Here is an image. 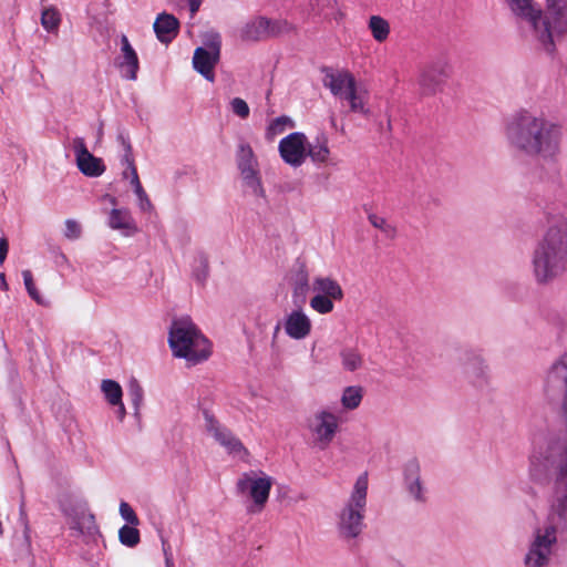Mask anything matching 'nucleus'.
<instances>
[{
	"mask_svg": "<svg viewBox=\"0 0 567 567\" xmlns=\"http://www.w3.org/2000/svg\"><path fill=\"white\" fill-rule=\"evenodd\" d=\"M544 393L564 426L549 433L530 456L533 480L540 482L553 471L556 476L548 498L546 525L534 530L524 558L525 567H546L558 533L567 532V352L549 368Z\"/></svg>",
	"mask_w": 567,
	"mask_h": 567,
	"instance_id": "nucleus-1",
	"label": "nucleus"
},
{
	"mask_svg": "<svg viewBox=\"0 0 567 567\" xmlns=\"http://www.w3.org/2000/svg\"><path fill=\"white\" fill-rule=\"evenodd\" d=\"M505 137L515 152L544 162H556L561 152L560 125L535 110L514 112L506 121Z\"/></svg>",
	"mask_w": 567,
	"mask_h": 567,
	"instance_id": "nucleus-2",
	"label": "nucleus"
},
{
	"mask_svg": "<svg viewBox=\"0 0 567 567\" xmlns=\"http://www.w3.org/2000/svg\"><path fill=\"white\" fill-rule=\"evenodd\" d=\"M532 275L539 286H548L567 272V220L553 221L537 241L530 257Z\"/></svg>",
	"mask_w": 567,
	"mask_h": 567,
	"instance_id": "nucleus-3",
	"label": "nucleus"
},
{
	"mask_svg": "<svg viewBox=\"0 0 567 567\" xmlns=\"http://www.w3.org/2000/svg\"><path fill=\"white\" fill-rule=\"evenodd\" d=\"M173 354L184 358L192 364L210 355V343L187 317L174 320L168 337Z\"/></svg>",
	"mask_w": 567,
	"mask_h": 567,
	"instance_id": "nucleus-4",
	"label": "nucleus"
},
{
	"mask_svg": "<svg viewBox=\"0 0 567 567\" xmlns=\"http://www.w3.org/2000/svg\"><path fill=\"white\" fill-rule=\"evenodd\" d=\"M323 85L339 99L347 101L350 112L360 113L369 116L371 111L368 106L369 91L362 84H359L355 78L347 70L326 72Z\"/></svg>",
	"mask_w": 567,
	"mask_h": 567,
	"instance_id": "nucleus-5",
	"label": "nucleus"
},
{
	"mask_svg": "<svg viewBox=\"0 0 567 567\" xmlns=\"http://www.w3.org/2000/svg\"><path fill=\"white\" fill-rule=\"evenodd\" d=\"M368 474H361L353 486L350 497L339 513L338 528L346 539L357 538L363 528L367 506Z\"/></svg>",
	"mask_w": 567,
	"mask_h": 567,
	"instance_id": "nucleus-6",
	"label": "nucleus"
},
{
	"mask_svg": "<svg viewBox=\"0 0 567 567\" xmlns=\"http://www.w3.org/2000/svg\"><path fill=\"white\" fill-rule=\"evenodd\" d=\"M512 12L518 18L520 27L528 30L547 52H553V33L540 9L533 0H506Z\"/></svg>",
	"mask_w": 567,
	"mask_h": 567,
	"instance_id": "nucleus-7",
	"label": "nucleus"
},
{
	"mask_svg": "<svg viewBox=\"0 0 567 567\" xmlns=\"http://www.w3.org/2000/svg\"><path fill=\"white\" fill-rule=\"evenodd\" d=\"M272 480L270 476L262 472H247L244 473L236 483L237 493L249 499L250 504L247 506L249 514L260 513L269 498Z\"/></svg>",
	"mask_w": 567,
	"mask_h": 567,
	"instance_id": "nucleus-8",
	"label": "nucleus"
},
{
	"mask_svg": "<svg viewBox=\"0 0 567 567\" xmlns=\"http://www.w3.org/2000/svg\"><path fill=\"white\" fill-rule=\"evenodd\" d=\"M203 41L204 47L197 48L194 52L193 66L206 80L213 82L215 79L214 68L220 58V35L217 32H207Z\"/></svg>",
	"mask_w": 567,
	"mask_h": 567,
	"instance_id": "nucleus-9",
	"label": "nucleus"
},
{
	"mask_svg": "<svg viewBox=\"0 0 567 567\" xmlns=\"http://www.w3.org/2000/svg\"><path fill=\"white\" fill-rule=\"evenodd\" d=\"M307 427L315 446L326 450L337 434L338 416L328 410H318L307 420Z\"/></svg>",
	"mask_w": 567,
	"mask_h": 567,
	"instance_id": "nucleus-10",
	"label": "nucleus"
},
{
	"mask_svg": "<svg viewBox=\"0 0 567 567\" xmlns=\"http://www.w3.org/2000/svg\"><path fill=\"white\" fill-rule=\"evenodd\" d=\"M451 75V66L443 60L426 64L420 72L417 83L423 95L432 96L443 91Z\"/></svg>",
	"mask_w": 567,
	"mask_h": 567,
	"instance_id": "nucleus-11",
	"label": "nucleus"
},
{
	"mask_svg": "<svg viewBox=\"0 0 567 567\" xmlns=\"http://www.w3.org/2000/svg\"><path fill=\"white\" fill-rule=\"evenodd\" d=\"M463 373L475 386L488 384L491 379L489 367L480 350L465 349L458 358Z\"/></svg>",
	"mask_w": 567,
	"mask_h": 567,
	"instance_id": "nucleus-12",
	"label": "nucleus"
},
{
	"mask_svg": "<svg viewBox=\"0 0 567 567\" xmlns=\"http://www.w3.org/2000/svg\"><path fill=\"white\" fill-rule=\"evenodd\" d=\"M205 431L219 445H221L229 454L243 457L247 454V450L243 443L233 434V432L223 425L208 411L204 412Z\"/></svg>",
	"mask_w": 567,
	"mask_h": 567,
	"instance_id": "nucleus-13",
	"label": "nucleus"
},
{
	"mask_svg": "<svg viewBox=\"0 0 567 567\" xmlns=\"http://www.w3.org/2000/svg\"><path fill=\"white\" fill-rule=\"evenodd\" d=\"M290 30L287 21L269 20L258 17L249 21L241 30V39L245 41H259L270 37H276Z\"/></svg>",
	"mask_w": 567,
	"mask_h": 567,
	"instance_id": "nucleus-14",
	"label": "nucleus"
},
{
	"mask_svg": "<svg viewBox=\"0 0 567 567\" xmlns=\"http://www.w3.org/2000/svg\"><path fill=\"white\" fill-rule=\"evenodd\" d=\"M279 153L285 163L299 167L307 157V137L303 133L295 132L284 137L279 143Z\"/></svg>",
	"mask_w": 567,
	"mask_h": 567,
	"instance_id": "nucleus-15",
	"label": "nucleus"
},
{
	"mask_svg": "<svg viewBox=\"0 0 567 567\" xmlns=\"http://www.w3.org/2000/svg\"><path fill=\"white\" fill-rule=\"evenodd\" d=\"M545 21H549L554 43L555 38L567 32V0H547Z\"/></svg>",
	"mask_w": 567,
	"mask_h": 567,
	"instance_id": "nucleus-16",
	"label": "nucleus"
},
{
	"mask_svg": "<svg viewBox=\"0 0 567 567\" xmlns=\"http://www.w3.org/2000/svg\"><path fill=\"white\" fill-rule=\"evenodd\" d=\"M71 529L76 533V536L83 537L85 543L96 542L100 536L94 515L85 509L72 516Z\"/></svg>",
	"mask_w": 567,
	"mask_h": 567,
	"instance_id": "nucleus-17",
	"label": "nucleus"
},
{
	"mask_svg": "<svg viewBox=\"0 0 567 567\" xmlns=\"http://www.w3.org/2000/svg\"><path fill=\"white\" fill-rule=\"evenodd\" d=\"M311 327L310 318L301 309L293 310L285 321L286 333L295 340L307 338L311 332Z\"/></svg>",
	"mask_w": 567,
	"mask_h": 567,
	"instance_id": "nucleus-18",
	"label": "nucleus"
},
{
	"mask_svg": "<svg viewBox=\"0 0 567 567\" xmlns=\"http://www.w3.org/2000/svg\"><path fill=\"white\" fill-rule=\"evenodd\" d=\"M153 27L157 39L163 43H168L176 37L179 23L173 14L164 12L158 14Z\"/></svg>",
	"mask_w": 567,
	"mask_h": 567,
	"instance_id": "nucleus-19",
	"label": "nucleus"
},
{
	"mask_svg": "<svg viewBox=\"0 0 567 567\" xmlns=\"http://www.w3.org/2000/svg\"><path fill=\"white\" fill-rule=\"evenodd\" d=\"M122 62L120 68L125 71L124 76L128 80H136L138 71V58L135 50L132 48L126 35H122Z\"/></svg>",
	"mask_w": 567,
	"mask_h": 567,
	"instance_id": "nucleus-20",
	"label": "nucleus"
},
{
	"mask_svg": "<svg viewBox=\"0 0 567 567\" xmlns=\"http://www.w3.org/2000/svg\"><path fill=\"white\" fill-rule=\"evenodd\" d=\"M311 289L313 293L328 296L337 301H341L344 297L341 285L329 276H317L312 280Z\"/></svg>",
	"mask_w": 567,
	"mask_h": 567,
	"instance_id": "nucleus-21",
	"label": "nucleus"
},
{
	"mask_svg": "<svg viewBox=\"0 0 567 567\" xmlns=\"http://www.w3.org/2000/svg\"><path fill=\"white\" fill-rule=\"evenodd\" d=\"M405 484L415 501H425L424 487L420 478V466L416 461H410L405 466Z\"/></svg>",
	"mask_w": 567,
	"mask_h": 567,
	"instance_id": "nucleus-22",
	"label": "nucleus"
},
{
	"mask_svg": "<svg viewBox=\"0 0 567 567\" xmlns=\"http://www.w3.org/2000/svg\"><path fill=\"white\" fill-rule=\"evenodd\" d=\"M109 226L112 229L122 230L125 235H131L137 230L131 213L124 208H113L111 210Z\"/></svg>",
	"mask_w": 567,
	"mask_h": 567,
	"instance_id": "nucleus-23",
	"label": "nucleus"
},
{
	"mask_svg": "<svg viewBox=\"0 0 567 567\" xmlns=\"http://www.w3.org/2000/svg\"><path fill=\"white\" fill-rule=\"evenodd\" d=\"M309 288L308 272L300 268L292 280V300L295 305L301 307L306 302Z\"/></svg>",
	"mask_w": 567,
	"mask_h": 567,
	"instance_id": "nucleus-24",
	"label": "nucleus"
},
{
	"mask_svg": "<svg viewBox=\"0 0 567 567\" xmlns=\"http://www.w3.org/2000/svg\"><path fill=\"white\" fill-rule=\"evenodd\" d=\"M342 369L348 372H354L363 367L364 359L362 353L352 347L343 348L340 353Z\"/></svg>",
	"mask_w": 567,
	"mask_h": 567,
	"instance_id": "nucleus-25",
	"label": "nucleus"
},
{
	"mask_svg": "<svg viewBox=\"0 0 567 567\" xmlns=\"http://www.w3.org/2000/svg\"><path fill=\"white\" fill-rule=\"evenodd\" d=\"M237 161L240 174L258 169V162L255 157L252 148L248 144L241 143L239 145Z\"/></svg>",
	"mask_w": 567,
	"mask_h": 567,
	"instance_id": "nucleus-26",
	"label": "nucleus"
},
{
	"mask_svg": "<svg viewBox=\"0 0 567 567\" xmlns=\"http://www.w3.org/2000/svg\"><path fill=\"white\" fill-rule=\"evenodd\" d=\"M76 165L80 172L89 177L101 176L105 171L103 161L93 154H89V158L86 156L81 158L76 162Z\"/></svg>",
	"mask_w": 567,
	"mask_h": 567,
	"instance_id": "nucleus-27",
	"label": "nucleus"
},
{
	"mask_svg": "<svg viewBox=\"0 0 567 567\" xmlns=\"http://www.w3.org/2000/svg\"><path fill=\"white\" fill-rule=\"evenodd\" d=\"M329 155L328 140L324 136L317 138L313 143L307 144V156L315 163H326Z\"/></svg>",
	"mask_w": 567,
	"mask_h": 567,
	"instance_id": "nucleus-28",
	"label": "nucleus"
},
{
	"mask_svg": "<svg viewBox=\"0 0 567 567\" xmlns=\"http://www.w3.org/2000/svg\"><path fill=\"white\" fill-rule=\"evenodd\" d=\"M368 28L377 42H384L390 34V23L381 16H371Z\"/></svg>",
	"mask_w": 567,
	"mask_h": 567,
	"instance_id": "nucleus-29",
	"label": "nucleus"
},
{
	"mask_svg": "<svg viewBox=\"0 0 567 567\" xmlns=\"http://www.w3.org/2000/svg\"><path fill=\"white\" fill-rule=\"evenodd\" d=\"M362 401V388L347 386L341 395V404L347 410L357 409Z\"/></svg>",
	"mask_w": 567,
	"mask_h": 567,
	"instance_id": "nucleus-30",
	"label": "nucleus"
},
{
	"mask_svg": "<svg viewBox=\"0 0 567 567\" xmlns=\"http://www.w3.org/2000/svg\"><path fill=\"white\" fill-rule=\"evenodd\" d=\"M334 301L337 300L331 297L315 293L309 305L313 311L320 315H328L333 311Z\"/></svg>",
	"mask_w": 567,
	"mask_h": 567,
	"instance_id": "nucleus-31",
	"label": "nucleus"
},
{
	"mask_svg": "<svg viewBox=\"0 0 567 567\" xmlns=\"http://www.w3.org/2000/svg\"><path fill=\"white\" fill-rule=\"evenodd\" d=\"M241 177L245 186L251 192L252 195L260 198L265 197V189L262 187L258 169L249 173H243Z\"/></svg>",
	"mask_w": 567,
	"mask_h": 567,
	"instance_id": "nucleus-32",
	"label": "nucleus"
},
{
	"mask_svg": "<svg viewBox=\"0 0 567 567\" xmlns=\"http://www.w3.org/2000/svg\"><path fill=\"white\" fill-rule=\"evenodd\" d=\"M101 390L104 393L107 402L112 405H116L122 401V388L113 380H103Z\"/></svg>",
	"mask_w": 567,
	"mask_h": 567,
	"instance_id": "nucleus-33",
	"label": "nucleus"
},
{
	"mask_svg": "<svg viewBox=\"0 0 567 567\" xmlns=\"http://www.w3.org/2000/svg\"><path fill=\"white\" fill-rule=\"evenodd\" d=\"M120 542L127 547H135L140 540V532L135 526L124 525L118 530Z\"/></svg>",
	"mask_w": 567,
	"mask_h": 567,
	"instance_id": "nucleus-34",
	"label": "nucleus"
},
{
	"mask_svg": "<svg viewBox=\"0 0 567 567\" xmlns=\"http://www.w3.org/2000/svg\"><path fill=\"white\" fill-rule=\"evenodd\" d=\"M60 22V13L54 8H47L42 11L41 24L48 32L56 31Z\"/></svg>",
	"mask_w": 567,
	"mask_h": 567,
	"instance_id": "nucleus-35",
	"label": "nucleus"
},
{
	"mask_svg": "<svg viewBox=\"0 0 567 567\" xmlns=\"http://www.w3.org/2000/svg\"><path fill=\"white\" fill-rule=\"evenodd\" d=\"M128 395L135 409V414H138L144 399V391L138 381L135 379H132L128 383Z\"/></svg>",
	"mask_w": 567,
	"mask_h": 567,
	"instance_id": "nucleus-36",
	"label": "nucleus"
},
{
	"mask_svg": "<svg viewBox=\"0 0 567 567\" xmlns=\"http://www.w3.org/2000/svg\"><path fill=\"white\" fill-rule=\"evenodd\" d=\"M288 124L292 125V122L287 116L275 118L267 128V137L272 138L274 136L281 134Z\"/></svg>",
	"mask_w": 567,
	"mask_h": 567,
	"instance_id": "nucleus-37",
	"label": "nucleus"
},
{
	"mask_svg": "<svg viewBox=\"0 0 567 567\" xmlns=\"http://www.w3.org/2000/svg\"><path fill=\"white\" fill-rule=\"evenodd\" d=\"M22 277L24 281L25 289L29 293V296L37 301L38 303H42L41 296L38 291V289L34 286L33 277L30 270H23Z\"/></svg>",
	"mask_w": 567,
	"mask_h": 567,
	"instance_id": "nucleus-38",
	"label": "nucleus"
},
{
	"mask_svg": "<svg viewBox=\"0 0 567 567\" xmlns=\"http://www.w3.org/2000/svg\"><path fill=\"white\" fill-rule=\"evenodd\" d=\"M117 142L121 144V146L124 151L123 162L127 166H132V162H134L133 154H132V145L128 141V137L125 135L124 132H118Z\"/></svg>",
	"mask_w": 567,
	"mask_h": 567,
	"instance_id": "nucleus-39",
	"label": "nucleus"
},
{
	"mask_svg": "<svg viewBox=\"0 0 567 567\" xmlns=\"http://www.w3.org/2000/svg\"><path fill=\"white\" fill-rule=\"evenodd\" d=\"M120 515L121 517L127 522V524L132 526H137L140 524V519L135 514L134 509L126 502H121L120 504Z\"/></svg>",
	"mask_w": 567,
	"mask_h": 567,
	"instance_id": "nucleus-40",
	"label": "nucleus"
},
{
	"mask_svg": "<svg viewBox=\"0 0 567 567\" xmlns=\"http://www.w3.org/2000/svg\"><path fill=\"white\" fill-rule=\"evenodd\" d=\"M368 219L373 227L382 230L385 234H390L395 230L394 227L388 224V221L383 217H380L375 214H369Z\"/></svg>",
	"mask_w": 567,
	"mask_h": 567,
	"instance_id": "nucleus-41",
	"label": "nucleus"
},
{
	"mask_svg": "<svg viewBox=\"0 0 567 567\" xmlns=\"http://www.w3.org/2000/svg\"><path fill=\"white\" fill-rule=\"evenodd\" d=\"M82 233L81 225L74 219L65 220V231L64 235L66 238L74 240L80 238Z\"/></svg>",
	"mask_w": 567,
	"mask_h": 567,
	"instance_id": "nucleus-42",
	"label": "nucleus"
},
{
	"mask_svg": "<svg viewBox=\"0 0 567 567\" xmlns=\"http://www.w3.org/2000/svg\"><path fill=\"white\" fill-rule=\"evenodd\" d=\"M72 147L75 153V162L81 161L83 157L89 158V154H91L85 145L84 138L75 137L72 141Z\"/></svg>",
	"mask_w": 567,
	"mask_h": 567,
	"instance_id": "nucleus-43",
	"label": "nucleus"
},
{
	"mask_svg": "<svg viewBox=\"0 0 567 567\" xmlns=\"http://www.w3.org/2000/svg\"><path fill=\"white\" fill-rule=\"evenodd\" d=\"M72 147L75 153V162L81 161L83 157L89 158V154H91L85 145L84 138L75 137L72 141Z\"/></svg>",
	"mask_w": 567,
	"mask_h": 567,
	"instance_id": "nucleus-44",
	"label": "nucleus"
},
{
	"mask_svg": "<svg viewBox=\"0 0 567 567\" xmlns=\"http://www.w3.org/2000/svg\"><path fill=\"white\" fill-rule=\"evenodd\" d=\"M231 110L241 118H246L249 115L248 104L240 97H235L231 101Z\"/></svg>",
	"mask_w": 567,
	"mask_h": 567,
	"instance_id": "nucleus-45",
	"label": "nucleus"
},
{
	"mask_svg": "<svg viewBox=\"0 0 567 567\" xmlns=\"http://www.w3.org/2000/svg\"><path fill=\"white\" fill-rule=\"evenodd\" d=\"M135 195L138 198V207L141 208V210H143V212H151L153 209V204L150 200V198H148L146 192L144 190V188L137 189Z\"/></svg>",
	"mask_w": 567,
	"mask_h": 567,
	"instance_id": "nucleus-46",
	"label": "nucleus"
},
{
	"mask_svg": "<svg viewBox=\"0 0 567 567\" xmlns=\"http://www.w3.org/2000/svg\"><path fill=\"white\" fill-rule=\"evenodd\" d=\"M127 168H130V171H131V184L134 188V193H136V190L140 188H143V186L140 182L138 174H137L136 167L134 165V162H132V166H127Z\"/></svg>",
	"mask_w": 567,
	"mask_h": 567,
	"instance_id": "nucleus-47",
	"label": "nucleus"
},
{
	"mask_svg": "<svg viewBox=\"0 0 567 567\" xmlns=\"http://www.w3.org/2000/svg\"><path fill=\"white\" fill-rule=\"evenodd\" d=\"M163 551H164V556H165V565H166V567H174V561H173L172 553L169 551V548L166 547V543L165 542H163Z\"/></svg>",
	"mask_w": 567,
	"mask_h": 567,
	"instance_id": "nucleus-48",
	"label": "nucleus"
},
{
	"mask_svg": "<svg viewBox=\"0 0 567 567\" xmlns=\"http://www.w3.org/2000/svg\"><path fill=\"white\" fill-rule=\"evenodd\" d=\"M8 254V241L0 237V264H2Z\"/></svg>",
	"mask_w": 567,
	"mask_h": 567,
	"instance_id": "nucleus-49",
	"label": "nucleus"
},
{
	"mask_svg": "<svg viewBox=\"0 0 567 567\" xmlns=\"http://www.w3.org/2000/svg\"><path fill=\"white\" fill-rule=\"evenodd\" d=\"M202 4V0H188V6L192 14H195Z\"/></svg>",
	"mask_w": 567,
	"mask_h": 567,
	"instance_id": "nucleus-50",
	"label": "nucleus"
},
{
	"mask_svg": "<svg viewBox=\"0 0 567 567\" xmlns=\"http://www.w3.org/2000/svg\"><path fill=\"white\" fill-rule=\"evenodd\" d=\"M116 405L118 406L117 412H116L117 417L120 421H122L126 414L125 406L122 401H121V403H117Z\"/></svg>",
	"mask_w": 567,
	"mask_h": 567,
	"instance_id": "nucleus-51",
	"label": "nucleus"
},
{
	"mask_svg": "<svg viewBox=\"0 0 567 567\" xmlns=\"http://www.w3.org/2000/svg\"><path fill=\"white\" fill-rule=\"evenodd\" d=\"M0 279H1V287H2V289L7 290L8 289V285L6 282L4 274H0Z\"/></svg>",
	"mask_w": 567,
	"mask_h": 567,
	"instance_id": "nucleus-52",
	"label": "nucleus"
},
{
	"mask_svg": "<svg viewBox=\"0 0 567 567\" xmlns=\"http://www.w3.org/2000/svg\"><path fill=\"white\" fill-rule=\"evenodd\" d=\"M331 124L334 126L336 125V120L333 116H331Z\"/></svg>",
	"mask_w": 567,
	"mask_h": 567,
	"instance_id": "nucleus-53",
	"label": "nucleus"
},
{
	"mask_svg": "<svg viewBox=\"0 0 567 567\" xmlns=\"http://www.w3.org/2000/svg\"><path fill=\"white\" fill-rule=\"evenodd\" d=\"M20 512H21L22 515L24 514V512H23V503L21 504Z\"/></svg>",
	"mask_w": 567,
	"mask_h": 567,
	"instance_id": "nucleus-54",
	"label": "nucleus"
}]
</instances>
